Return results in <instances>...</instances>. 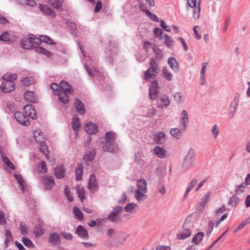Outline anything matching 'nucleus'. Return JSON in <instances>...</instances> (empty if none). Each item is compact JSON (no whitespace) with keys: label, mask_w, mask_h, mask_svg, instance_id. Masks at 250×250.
I'll return each instance as SVG.
<instances>
[{"label":"nucleus","mask_w":250,"mask_h":250,"mask_svg":"<svg viewBox=\"0 0 250 250\" xmlns=\"http://www.w3.org/2000/svg\"><path fill=\"white\" fill-rule=\"evenodd\" d=\"M159 87L158 83L156 81H153L149 87V97L151 100H154L157 99L159 95Z\"/></svg>","instance_id":"8"},{"label":"nucleus","mask_w":250,"mask_h":250,"mask_svg":"<svg viewBox=\"0 0 250 250\" xmlns=\"http://www.w3.org/2000/svg\"><path fill=\"white\" fill-rule=\"evenodd\" d=\"M62 236L66 240H72L73 236L71 234L69 233H66L65 232H62L61 233Z\"/></svg>","instance_id":"64"},{"label":"nucleus","mask_w":250,"mask_h":250,"mask_svg":"<svg viewBox=\"0 0 250 250\" xmlns=\"http://www.w3.org/2000/svg\"><path fill=\"white\" fill-rule=\"evenodd\" d=\"M239 201V199L235 195H233L232 197L229 198V205L232 207H235L237 205Z\"/></svg>","instance_id":"44"},{"label":"nucleus","mask_w":250,"mask_h":250,"mask_svg":"<svg viewBox=\"0 0 250 250\" xmlns=\"http://www.w3.org/2000/svg\"><path fill=\"white\" fill-rule=\"evenodd\" d=\"M38 171L39 172H46L47 171L46 165L44 161H42L38 166Z\"/></svg>","instance_id":"46"},{"label":"nucleus","mask_w":250,"mask_h":250,"mask_svg":"<svg viewBox=\"0 0 250 250\" xmlns=\"http://www.w3.org/2000/svg\"><path fill=\"white\" fill-rule=\"evenodd\" d=\"M40 9L42 12L46 15H47L52 18L56 16L55 12L47 5H40Z\"/></svg>","instance_id":"25"},{"label":"nucleus","mask_w":250,"mask_h":250,"mask_svg":"<svg viewBox=\"0 0 250 250\" xmlns=\"http://www.w3.org/2000/svg\"><path fill=\"white\" fill-rule=\"evenodd\" d=\"M24 99L29 102L34 103L36 102V98L34 93L30 91L25 92Z\"/></svg>","instance_id":"32"},{"label":"nucleus","mask_w":250,"mask_h":250,"mask_svg":"<svg viewBox=\"0 0 250 250\" xmlns=\"http://www.w3.org/2000/svg\"><path fill=\"white\" fill-rule=\"evenodd\" d=\"M137 206V204L135 203H130L127 204L125 208V210L127 212L132 213L133 209Z\"/></svg>","instance_id":"51"},{"label":"nucleus","mask_w":250,"mask_h":250,"mask_svg":"<svg viewBox=\"0 0 250 250\" xmlns=\"http://www.w3.org/2000/svg\"><path fill=\"white\" fill-rule=\"evenodd\" d=\"M123 208L121 206H116V207L113 208V210L111 213L116 216H119V213L121 212Z\"/></svg>","instance_id":"58"},{"label":"nucleus","mask_w":250,"mask_h":250,"mask_svg":"<svg viewBox=\"0 0 250 250\" xmlns=\"http://www.w3.org/2000/svg\"><path fill=\"white\" fill-rule=\"evenodd\" d=\"M88 187L91 190H97L98 189L96 177L94 174L90 175L88 181Z\"/></svg>","instance_id":"21"},{"label":"nucleus","mask_w":250,"mask_h":250,"mask_svg":"<svg viewBox=\"0 0 250 250\" xmlns=\"http://www.w3.org/2000/svg\"><path fill=\"white\" fill-rule=\"evenodd\" d=\"M22 83L25 86H28L34 84L35 83V81L33 77H26L22 81Z\"/></svg>","instance_id":"39"},{"label":"nucleus","mask_w":250,"mask_h":250,"mask_svg":"<svg viewBox=\"0 0 250 250\" xmlns=\"http://www.w3.org/2000/svg\"><path fill=\"white\" fill-rule=\"evenodd\" d=\"M3 162L11 169L14 170L15 167L13 163L10 161L8 158L5 156H3L2 158Z\"/></svg>","instance_id":"48"},{"label":"nucleus","mask_w":250,"mask_h":250,"mask_svg":"<svg viewBox=\"0 0 250 250\" xmlns=\"http://www.w3.org/2000/svg\"><path fill=\"white\" fill-rule=\"evenodd\" d=\"M195 151L193 149H190L188 151L182 164V167L187 169L193 166L194 162Z\"/></svg>","instance_id":"7"},{"label":"nucleus","mask_w":250,"mask_h":250,"mask_svg":"<svg viewBox=\"0 0 250 250\" xmlns=\"http://www.w3.org/2000/svg\"><path fill=\"white\" fill-rule=\"evenodd\" d=\"M168 62L170 67L175 71H178V65L176 59L173 57H170L168 60Z\"/></svg>","instance_id":"29"},{"label":"nucleus","mask_w":250,"mask_h":250,"mask_svg":"<svg viewBox=\"0 0 250 250\" xmlns=\"http://www.w3.org/2000/svg\"><path fill=\"white\" fill-rule=\"evenodd\" d=\"M155 154L160 158L164 159L167 157V151L159 146H156L153 149Z\"/></svg>","instance_id":"19"},{"label":"nucleus","mask_w":250,"mask_h":250,"mask_svg":"<svg viewBox=\"0 0 250 250\" xmlns=\"http://www.w3.org/2000/svg\"><path fill=\"white\" fill-rule=\"evenodd\" d=\"M48 3L58 10H62V2L60 0H48Z\"/></svg>","instance_id":"36"},{"label":"nucleus","mask_w":250,"mask_h":250,"mask_svg":"<svg viewBox=\"0 0 250 250\" xmlns=\"http://www.w3.org/2000/svg\"><path fill=\"white\" fill-rule=\"evenodd\" d=\"M106 219L112 222L117 223L119 221V216H116L110 213Z\"/></svg>","instance_id":"53"},{"label":"nucleus","mask_w":250,"mask_h":250,"mask_svg":"<svg viewBox=\"0 0 250 250\" xmlns=\"http://www.w3.org/2000/svg\"><path fill=\"white\" fill-rule=\"evenodd\" d=\"M150 67L148 69L144 74V79L145 80L149 81L156 77L158 71V64L155 60L151 59L150 61Z\"/></svg>","instance_id":"4"},{"label":"nucleus","mask_w":250,"mask_h":250,"mask_svg":"<svg viewBox=\"0 0 250 250\" xmlns=\"http://www.w3.org/2000/svg\"><path fill=\"white\" fill-rule=\"evenodd\" d=\"M71 124L72 128L74 131H76L79 130L81 126V123L79 119L77 118V116L73 117Z\"/></svg>","instance_id":"31"},{"label":"nucleus","mask_w":250,"mask_h":250,"mask_svg":"<svg viewBox=\"0 0 250 250\" xmlns=\"http://www.w3.org/2000/svg\"><path fill=\"white\" fill-rule=\"evenodd\" d=\"M247 185L246 183H243L239 185L237 188L235 190V193L237 194H239L245 191Z\"/></svg>","instance_id":"43"},{"label":"nucleus","mask_w":250,"mask_h":250,"mask_svg":"<svg viewBox=\"0 0 250 250\" xmlns=\"http://www.w3.org/2000/svg\"><path fill=\"white\" fill-rule=\"evenodd\" d=\"M187 4L188 6L194 8L193 17L195 20H198L200 16L201 0H187Z\"/></svg>","instance_id":"6"},{"label":"nucleus","mask_w":250,"mask_h":250,"mask_svg":"<svg viewBox=\"0 0 250 250\" xmlns=\"http://www.w3.org/2000/svg\"><path fill=\"white\" fill-rule=\"evenodd\" d=\"M5 234L6 236L5 240V247L7 248L9 246L10 241L13 240V235L11 231L8 229L5 230Z\"/></svg>","instance_id":"33"},{"label":"nucleus","mask_w":250,"mask_h":250,"mask_svg":"<svg viewBox=\"0 0 250 250\" xmlns=\"http://www.w3.org/2000/svg\"><path fill=\"white\" fill-rule=\"evenodd\" d=\"M35 137L37 138V133L35 134ZM36 141L38 142L40 144V151L43 153L44 155L46 156V157L47 159H49L48 157V149L46 145V142L43 141L42 137H41L40 138H36Z\"/></svg>","instance_id":"12"},{"label":"nucleus","mask_w":250,"mask_h":250,"mask_svg":"<svg viewBox=\"0 0 250 250\" xmlns=\"http://www.w3.org/2000/svg\"><path fill=\"white\" fill-rule=\"evenodd\" d=\"M127 236L123 232H118L116 233V240L114 242V247H117L119 245L123 244L126 239Z\"/></svg>","instance_id":"17"},{"label":"nucleus","mask_w":250,"mask_h":250,"mask_svg":"<svg viewBox=\"0 0 250 250\" xmlns=\"http://www.w3.org/2000/svg\"><path fill=\"white\" fill-rule=\"evenodd\" d=\"M210 191H208L203 197H202L201 200L204 202H205L207 204L210 198Z\"/></svg>","instance_id":"62"},{"label":"nucleus","mask_w":250,"mask_h":250,"mask_svg":"<svg viewBox=\"0 0 250 250\" xmlns=\"http://www.w3.org/2000/svg\"><path fill=\"white\" fill-rule=\"evenodd\" d=\"M197 182V180L195 178H194L192 180L187 189L185 195V198L187 197L188 194L192 190L193 188L195 186Z\"/></svg>","instance_id":"40"},{"label":"nucleus","mask_w":250,"mask_h":250,"mask_svg":"<svg viewBox=\"0 0 250 250\" xmlns=\"http://www.w3.org/2000/svg\"><path fill=\"white\" fill-rule=\"evenodd\" d=\"M64 191L68 201L70 202H72L73 200V197L72 195L71 194L70 191L68 189L67 186L65 187Z\"/></svg>","instance_id":"56"},{"label":"nucleus","mask_w":250,"mask_h":250,"mask_svg":"<svg viewBox=\"0 0 250 250\" xmlns=\"http://www.w3.org/2000/svg\"><path fill=\"white\" fill-rule=\"evenodd\" d=\"M42 181L47 190H51L55 185L54 178L52 176H44L42 178Z\"/></svg>","instance_id":"13"},{"label":"nucleus","mask_w":250,"mask_h":250,"mask_svg":"<svg viewBox=\"0 0 250 250\" xmlns=\"http://www.w3.org/2000/svg\"><path fill=\"white\" fill-rule=\"evenodd\" d=\"M146 15L153 21H158V18L154 14L151 13L149 11L146 10Z\"/></svg>","instance_id":"60"},{"label":"nucleus","mask_w":250,"mask_h":250,"mask_svg":"<svg viewBox=\"0 0 250 250\" xmlns=\"http://www.w3.org/2000/svg\"><path fill=\"white\" fill-rule=\"evenodd\" d=\"M76 233L80 237L86 239H88V233L87 230L82 225H79L78 226L76 229Z\"/></svg>","instance_id":"20"},{"label":"nucleus","mask_w":250,"mask_h":250,"mask_svg":"<svg viewBox=\"0 0 250 250\" xmlns=\"http://www.w3.org/2000/svg\"><path fill=\"white\" fill-rule=\"evenodd\" d=\"M33 232L36 237L41 236L44 233V230L40 224L35 225Z\"/></svg>","instance_id":"27"},{"label":"nucleus","mask_w":250,"mask_h":250,"mask_svg":"<svg viewBox=\"0 0 250 250\" xmlns=\"http://www.w3.org/2000/svg\"><path fill=\"white\" fill-rule=\"evenodd\" d=\"M54 174L57 178L61 179L64 177L65 169L62 165H58L54 168Z\"/></svg>","instance_id":"15"},{"label":"nucleus","mask_w":250,"mask_h":250,"mask_svg":"<svg viewBox=\"0 0 250 250\" xmlns=\"http://www.w3.org/2000/svg\"><path fill=\"white\" fill-rule=\"evenodd\" d=\"M30 39L32 40L33 44L34 45V47L36 49V51L41 54H43L46 56L49 57L51 55V53L48 50H46L44 48L41 47L36 46V45H38L40 43H42V41L41 40V36L40 37V39L36 38L34 35L31 34L29 35Z\"/></svg>","instance_id":"5"},{"label":"nucleus","mask_w":250,"mask_h":250,"mask_svg":"<svg viewBox=\"0 0 250 250\" xmlns=\"http://www.w3.org/2000/svg\"><path fill=\"white\" fill-rule=\"evenodd\" d=\"M2 79L3 81L13 82L17 79V75L15 73H7L2 76Z\"/></svg>","instance_id":"30"},{"label":"nucleus","mask_w":250,"mask_h":250,"mask_svg":"<svg viewBox=\"0 0 250 250\" xmlns=\"http://www.w3.org/2000/svg\"><path fill=\"white\" fill-rule=\"evenodd\" d=\"M21 47L25 49H30L34 47L33 44L32 40L30 39L29 37L28 38H24L21 41Z\"/></svg>","instance_id":"18"},{"label":"nucleus","mask_w":250,"mask_h":250,"mask_svg":"<svg viewBox=\"0 0 250 250\" xmlns=\"http://www.w3.org/2000/svg\"><path fill=\"white\" fill-rule=\"evenodd\" d=\"M102 147L105 152L115 153L118 151V147L114 141L106 140L103 144Z\"/></svg>","instance_id":"10"},{"label":"nucleus","mask_w":250,"mask_h":250,"mask_svg":"<svg viewBox=\"0 0 250 250\" xmlns=\"http://www.w3.org/2000/svg\"><path fill=\"white\" fill-rule=\"evenodd\" d=\"M96 154L95 149H93L92 151H88L84 155V160L86 162H92L94 159V157Z\"/></svg>","instance_id":"28"},{"label":"nucleus","mask_w":250,"mask_h":250,"mask_svg":"<svg viewBox=\"0 0 250 250\" xmlns=\"http://www.w3.org/2000/svg\"><path fill=\"white\" fill-rule=\"evenodd\" d=\"M84 130L89 134H94L98 131V127L97 125L91 122L87 123L84 127Z\"/></svg>","instance_id":"16"},{"label":"nucleus","mask_w":250,"mask_h":250,"mask_svg":"<svg viewBox=\"0 0 250 250\" xmlns=\"http://www.w3.org/2000/svg\"><path fill=\"white\" fill-rule=\"evenodd\" d=\"M77 193L78 195V197L81 199L83 198L84 194L83 188L80 186H78L77 187Z\"/></svg>","instance_id":"57"},{"label":"nucleus","mask_w":250,"mask_h":250,"mask_svg":"<svg viewBox=\"0 0 250 250\" xmlns=\"http://www.w3.org/2000/svg\"><path fill=\"white\" fill-rule=\"evenodd\" d=\"M170 104L169 100L167 96L163 95L158 99L157 103V106L159 108H167Z\"/></svg>","instance_id":"14"},{"label":"nucleus","mask_w":250,"mask_h":250,"mask_svg":"<svg viewBox=\"0 0 250 250\" xmlns=\"http://www.w3.org/2000/svg\"><path fill=\"white\" fill-rule=\"evenodd\" d=\"M209 178L208 177H207L205 179H203L202 181H201L199 184L198 185L197 188H196L195 191H197L199 190V189L201 188L204 184L208 181V179Z\"/></svg>","instance_id":"63"},{"label":"nucleus","mask_w":250,"mask_h":250,"mask_svg":"<svg viewBox=\"0 0 250 250\" xmlns=\"http://www.w3.org/2000/svg\"><path fill=\"white\" fill-rule=\"evenodd\" d=\"M83 174V166L81 163H78L75 169L76 180L81 181Z\"/></svg>","instance_id":"22"},{"label":"nucleus","mask_w":250,"mask_h":250,"mask_svg":"<svg viewBox=\"0 0 250 250\" xmlns=\"http://www.w3.org/2000/svg\"><path fill=\"white\" fill-rule=\"evenodd\" d=\"M163 74L164 77L167 80L171 81L172 78V75L171 72L169 71V70L166 68L164 67L163 70Z\"/></svg>","instance_id":"41"},{"label":"nucleus","mask_w":250,"mask_h":250,"mask_svg":"<svg viewBox=\"0 0 250 250\" xmlns=\"http://www.w3.org/2000/svg\"><path fill=\"white\" fill-rule=\"evenodd\" d=\"M25 111L26 116L28 117H30L33 119H35L37 118L36 110H23Z\"/></svg>","instance_id":"50"},{"label":"nucleus","mask_w":250,"mask_h":250,"mask_svg":"<svg viewBox=\"0 0 250 250\" xmlns=\"http://www.w3.org/2000/svg\"><path fill=\"white\" fill-rule=\"evenodd\" d=\"M180 118L181 128H173L170 130V134L177 139H179L181 134L186 130L188 123V116L186 110H183Z\"/></svg>","instance_id":"2"},{"label":"nucleus","mask_w":250,"mask_h":250,"mask_svg":"<svg viewBox=\"0 0 250 250\" xmlns=\"http://www.w3.org/2000/svg\"><path fill=\"white\" fill-rule=\"evenodd\" d=\"M184 231L182 232L181 233L177 234V238L179 239L184 240L188 237L190 236L191 235V230L189 229V227H187V228H183Z\"/></svg>","instance_id":"26"},{"label":"nucleus","mask_w":250,"mask_h":250,"mask_svg":"<svg viewBox=\"0 0 250 250\" xmlns=\"http://www.w3.org/2000/svg\"><path fill=\"white\" fill-rule=\"evenodd\" d=\"M51 88L53 91L55 92V94L58 96V93L60 91V84L58 85L56 83H52L50 85Z\"/></svg>","instance_id":"59"},{"label":"nucleus","mask_w":250,"mask_h":250,"mask_svg":"<svg viewBox=\"0 0 250 250\" xmlns=\"http://www.w3.org/2000/svg\"><path fill=\"white\" fill-rule=\"evenodd\" d=\"M22 242L26 247L29 248L34 249L35 247L34 244L28 237H23L22 238Z\"/></svg>","instance_id":"38"},{"label":"nucleus","mask_w":250,"mask_h":250,"mask_svg":"<svg viewBox=\"0 0 250 250\" xmlns=\"http://www.w3.org/2000/svg\"><path fill=\"white\" fill-rule=\"evenodd\" d=\"M73 212L76 218L79 220H81L83 218V215L81 210L77 207H74L73 208Z\"/></svg>","instance_id":"42"},{"label":"nucleus","mask_w":250,"mask_h":250,"mask_svg":"<svg viewBox=\"0 0 250 250\" xmlns=\"http://www.w3.org/2000/svg\"><path fill=\"white\" fill-rule=\"evenodd\" d=\"M115 134L112 131L108 132L105 134V139L106 140L114 141Z\"/></svg>","instance_id":"55"},{"label":"nucleus","mask_w":250,"mask_h":250,"mask_svg":"<svg viewBox=\"0 0 250 250\" xmlns=\"http://www.w3.org/2000/svg\"><path fill=\"white\" fill-rule=\"evenodd\" d=\"M41 40L42 42H43L48 44H51L52 43V40L46 36H41Z\"/></svg>","instance_id":"61"},{"label":"nucleus","mask_w":250,"mask_h":250,"mask_svg":"<svg viewBox=\"0 0 250 250\" xmlns=\"http://www.w3.org/2000/svg\"><path fill=\"white\" fill-rule=\"evenodd\" d=\"M165 137V133L160 132L154 137V142L157 144H163L166 141Z\"/></svg>","instance_id":"24"},{"label":"nucleus","mask_w":250,"mask_h":250,"mask_svg":"<svg viewBox=\"0 0 250 250\" xmlns=\"http://www.w3.org/2000/svg\"><path fill=\"white\" fill-rule=\"evenodd\" d=\"M207 63H203L202 64V68L201 71V84H205V78H204V74L205 72V70L207 66Z\"/></svg>","instance_id":"47"},{"label":"nucleus","mask_w":250,"mask_h":250,"mask_svg":"<svg viewBox=\"0 0 250 250\" xmlns=\"http://www.w3.org/2000/svg\"><path fill=\"white\" fill-rule=\"evenodd\" d=\"M204 233L202 232H198L192 238V242L196 245L198 244L203 240Z\"/></svg>","instance_id":"34"},{"label":"nucleus","mask_w":250,"mask_h":250,"mask_svg":"<svg viewBox=\"0 0 250 250\" xmlns=\"http://www.w3.org/2000/svg\"><path fill=\"white\" fill-rule=\"evenodd\" d=\"M138 189L135 191V196L138 201H142L146 198L145 193L147 192V183L144 179H139L137 182Z\"/></svg>","instance_id":"3"},{"label":"nucleus","mask_w":250,"mask_h":250,"mask_svg":"<svg viewBox=\"0 0 250 250\" xmlns=\"http://www.w3.org/2000/svg\"><path fill=\"white\" fill-rule=\"evenodd\" d=\"M21 233L23 235H26L28 234V227L25 222H21L19 227Z\"/></svg>","instance_id":"35"},{"label":"nucleus","mask_w":250,"mask_h":250,"mask_svg":"<svg viewBox=\"0 0 250 250\" xmlns=\"http://www.w3.org/2000/svg\"><path fill=\"white\" fill-rule=\"evenodd\" d=\"M14 177L17 180V181L19 184V187H20V189L23 192H24L23 183L24 182V181L23 180L22 176L20 174H15Z\"/></svg>","instance_id":"37"},{"label":"nucleus","mask_w":250,"mask_h":250,"mask_svg":"<svg viewBox=\"0 0 250 250\" xmlns=\"http://www.w3.org/2000/svg\"><path fill=\"white\" fill-rule=\"evenodd\" d=\"M14 117L20 124L25 126H28L30 125L29 119L26 116L25 112L18 111L14 113Z\"/></svg>","instance_id":"9"},{"label":"nucleus","mask_w":250,"mask_h":250,"mask_svg":"<svg viewBox=\"0 0 250 250\" xmlns=\"http://www.w3.org/2000/svg\"><path fill=\"white\" fill-rule=\"evenodd\" d=\"M249 223L248 220H246L242 222L238 226H237L235 229L234 230V233H236L239 230L243 228L246 225H247Z\"/></svg>","instance_id":"54"},{"label":"nucleus","mask_w":250,"mask_h":250,"mask_svg":"<svg viewBox=\"0 0 250 250\" xmlns=\"http://www.w3.org/2000/svg\"><path fill=\"white\" fill-rule=\"evenodd\" d=\"M49 242L54 245L59 244L60 242V235L56 232L51 233L49 237Z\"/></svg>","instance_id":"23"},{"label":"nucleus","mask_w":250,"mask_h":250,"mask_svg":"<svg viewBox=\"0 0 250 250\" xmlns=\"http://www.w3.org/2000/svg\"><path fill=\"white\" fill-rule=\"evenodd\" d=\"M74 105L76 109H84L83 104L78 99H76L75 100Z\"/></svg>","instance_id":"52"},{"label":"nucleus","mask_w":250,"mask_h":250,"mask_svg":"<svg viewBox=\"0 0 250 250\" xmlns=\"http://www.w3.org/2000/svg\"><path fill=\"white\" fill-rule=\"evenodd\" d=\"M60 84V89L58 93V99L62 104H67L69 102L68 95L73 94V89L67 82L64 81H62Z\"/></svg>","instance_id":"1"},{"label":"nucleus","mask_w":250,"mask_h":250,"mask_svg":"<svg viewBox=\"0 0 250 250\" xmlns=\"http://www.w3.org/2000/svg\"><path fill=\"white\" fill-rule=\"evenodd\" d=\"M15 83L12 81H3L1 84V89L4 93H9L15 89Z\"/></svg>","instance_id":"11"},{"label":"nucleus","mask_w":250,"mask_h":250,"mask_svg":"<svg viewBox=\"0 0 250 250\" xmlns=\"http://www.w3.org/2000/svg\"><path fill=\"white\" fill-rule=\"evenodd\" d=\"M220 130L216 124H215L211 130V133L214 139H216L219 133Z\"/></svg>","instance_id":"49"},{"label":"nucleus","mask_w":250,"mask_h":250,"mask_svg":"<svg viewBox=\"0 0 250 250\" xmlns=\"http://www.w3.org/2000/svg\"><path fill=\"white\" fill-rule=\"evenodd\" d=\"M10 40V36L8 32H4L0 36V41L2 42H9Z\"/></svg>","instance_id":"45"}]
</instances>
